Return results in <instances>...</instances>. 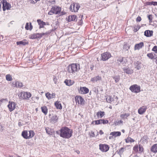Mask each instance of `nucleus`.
Here are the masks:
<instances>
[{
  "label": "nucleus",
  "instance_id": "59",
  "mask_svg": "<svg viewBox=\"0 0 157 157\" xmlns=\"http://www.w3.org/2000/svg\"><path fill=\"white\" fill-rule=\"evenodd\" d=\"M100 121H99V120L95 121L94 123H95V124L98 125V124H100Z\"/></svg>",
  "mask_w": 157,
  "mask_h": 157
},
{
  "label": "nucleus",
  "instance_id": "60",
  "mask_svg": "<svg viewBox=\"0 0 157 157\" xmlns=\"http://www.w3.org/2000/svg\"><path fill=\"white\" fill-rule=\"evenodd\" d=\"M60 13V16H61V15H65V14H66V13L64 11H61V12Z\"/></svg>",
  "mask_w": 157,
  "mask_h": 157
},
{
  "label": "nucleus",
  "instance_id": "23",
  "mask_svg": "<svg viewBox=\"0 0 157 157\" xmlns=\"http://www.w3.org/2000/svg\"><path fill=\"white\" fill-rule=\"evenodd\" d=\"M25 40H24L22 41H17L16 42L17 44V45H25L27 44H29V42L28 41L26 42H25L24 41Z\"/></svg>",
  "mask_w": 157,
  "mask_h": 157
},
{
  "label": "nucleus",
  "instance_id": "16",
  "mask_svg": "<svg viewBox=\"0 0 157 157\" xmlns=\"http://www.w3.org/2000/svg\"><path fill=\"white\" fill-rule=\"evenodd\" d=\"M147 107L146 106H142L138 110V113L140 114H143L146 111Z\"/></svg>",
  "mask_w": 157,
  "mask_h": 157
},
{
  "label": "nucleus",
  "instance_id": "41",
  "mask_svg": "<svg viewBox=\"0 0 157 157\" xmlns=\"http://www.w3.org/2000/svg\"><path fill=\"white\" fill-rule=\"evenodd\" d=\"M147 56H148L150 59H154V57L153 54L152 53H148L147 55Z\"/></svg>",
  "mask_w": 157,
  "mask_h": 157
},
{
  "label": "nucleus",
  "instance_id": "51",
  "mask_svg": "<svg viewBox=\"0 0 157 157\" xmlns=\"http://www.w3.org/2000/svg\"><path fill=\"white\" fill-rule=\"evenodd\" d=\"M58 78L55 75L53 76V80L55 84H56L57 82Z\"/></svg>",
  "mask_w": 157,
  "mask_h": 157
},
{
  "label": "nucleus",
  "instance_id": "46",
  "mask_svg": "<svg viewBox=\"0 0 157 157\" xmlns=\"http://www.w3.org/2000/svg\"><path fill=\"white\" fill-rule=\"evenodd\" d=\"M147 17L149 20V22L150 23L152 22V17L151 14L147 16Z\"/></svg>",
  "mask_w": 157,
  "mask_h": 157
},
{
  "label": "nucleus",
  "instance_id": "53",
  "mask_svg": "<svg viewBox=\"0 0 157 157\" xmlns=\"http://www.w3.org/2000/svg\"><path fill=\"white\" fill-rule=\"evenodd\" d=\"M102 124H108L109 123V121L108 120H105L104 119H102Z\"/></svg>",
  "mask_w": 157,
  "mask_h": 157
},
{
  "label": "nucleus",
  "instance_id": "9",
  "mask_svg": "<svg viewBox=\"0 0 157 157\" xmlns=\"http://www.w3.org/2000/svg\"><path fill=\"white\" fill-rule=\"evenodd\" d=\"M122 69L124 73L127 74L131 75L133 73L132 69H130L129 67H125L122 68Z\"/></svg>",
  "mask_w": 157,
  "mask_h": 157
},
{
  "label": "nucleus",
  "instance_id": "3",
  "mask_svg": "<svg viewBox=\"0 0 157 157\" xmlns=\"http://www.w3.org/2000/svg\"><path fill=\"white\" fill-rule=\"evenodd\" d=\"M48 33L47 32L44 33H34L29 35V38L31 39H40L43 36L47 34Z\"/></svg>",
  "mask_w": 157,
  "mask_h": 157
},
{
  "label": "nucleus",
  "instance_id": "63",
  "mask_svg": "<svg viewBox=\"0 0 157 157\" xmlns=\"http://www.w3.org/2000/svg\"><path fill=\"white\" fill-rule=\"evenodd\" d=\"M56 95V94L55 93H52L51 96V98H54Z\"/></svg>",
  "mask_w": 157,
  "mask_h": 157
},
{
  "label": "nucleus",
  "instance_id": "56",
  "mask_svg": "<svg viewBox=\"0 0 157 157\" xmlns=\"http://www.w3.org/2000/svg\"><path fill=\"white\" fill-rule=\"evenodd\" d=\"M141 20V18L140 16H138L136 19V21L137 22H140Z\"/></svg>",
  "mask_w": 157,
  "mask_h": 157
},
{
  "label": "nucleus",
  "instance_id": "44",
  "mask_svg": "<svg viewBox=\"0 0 157 157\" xmlns=\"http://www.w3.org/2000/svg\"><path fill=\"white\" fill-rule=\"evenodd\" d=\"M6 79L7 81H10L12 80V78L11 75L10 74L7 75H6Z\"/></svg>",
  "mask_w": 157,
  "mask_h": 157
},
{
  "label": "nucleus",
  "instance_id": "2",
  "mask_svg": "<svg viewBox=\"0 0 157 157\" xmlns=\"http://www.w3.org/2000/svg\"><path fill=\"white\" fill-rule=\"evenodd\" d=\"M67 70L69 73L72 74L75 73L78 70V64L72 63L69 65L67 67Z\"/></svg>",
  "mask_w": 157,
  "mask_h": 157
},
{
  "label": "nucleus",
  "instance_id": "52",
  "mask_svg": "<svg viewBox=\"0 0 157 157\" xmlns=\"http://www.w3.org/2000/svg\"><path fill=\"white\" fill-rule=\"evenodd\" d=\"M18 96L21 99H24L23 93L22 92H21L19 94Z\"/></svg>",
  "mask_w": 157,
  "mask_h": 157
},
{
  "label": "nucleus",
  "instance_id": "57",
  "mask_svg": "<svg viewBox=\"0 0 157 157\" xmlns=\"http://www.w3.org/2000/svg\"><path fill=\"white\" fill-rule=\"evenodd\" d=\"M54 14V13H53V12L52 10V9H51V10H50L48 12V14L49 15H52Z\"/></svg>",
  "mask_w": 157,
  "mask_h": 157
},
{
  "label": "nucleus",
  "instance_id": "37",
  "mask_svg": "<svg viewBox=\"0 0 157 157\" xmlns=\"http://www.w3.org/2000/svg\"><path fill=\"white\" fill-rule=\"evenodd\" d=\"M106 100L107 102L110 103L113 101V99L110 96H108L106 98Z\"/></svg>",
  "mask_w": 157,
  "mask_h": 157
},
{
  "label": "nucleus",
  "instance_id": "11",
  "mask_svg": "<svg viewBox=\"0 0 157 157\" xmlns=\"http://www.w3.org/2000/svg\"><path fill=\"white\" fill-rule=\"evenodd\" d=\"M79 92L82 94H86L89 92V90L86 87H81L79 90Z\"/></svg>",
  "mask_w": 157,
  "mask_h": 157
},
{
  "label": "nucleus",
  "instance_id": "6",
  "mask_svg": "<svg viewBox=\"0 0 157 157\" xmlns=\"http://www.w3.org/2000/svg\"><path fill=\"white\" fill-rule=\"evenodd\" d=\"M75 101L77 104L83 105L85 102L84 99L81 96L77 95L75 98Z\"/></svg>",
  "mask_w": 157,
  "mask_h": 157
},
{
  "label": "nucleus",
  "instance_id": "48",
  "mask_svg": "<svg viewBox=\"0 0 157 157\" xmlns=\"http://www.w3.org/2000/svg\"><path fill=\"white\" fill-rule=\"evenodd\" d=\"M123 123V121L120 120V121H116L115 122V124L116 125H118L120 124H122Z\"/></svg>",
  "mask_w": 157,
  "mask_h": 157
},
{
  "label": "nucleus",
  "instance_id": "10",
  "mask_svg": "<svg viewBox=\"0 0 157 157\" xmlns=\"http://www.w3.org/2000/svg\"><path fill=\"white\" fill-rule=\"evenodd\" d=\"M66 20L68 22H70L72 21H76L77 20V17L76 15H71L68 17V18H66Z\"/></svg>",
  "mask_w": 157,
  "mask_h": 157
},
{
  "label": "nucleus",
  "instance_id": "24",
  "mask_svg": "<svg viewBox=\"0 0 157 157\" xmlns=\"http://www.w3.org/2000/svg\"><path fill=\"white\" fill-rule=\"evenodd\" d=\"M151 151L154 153L157 152V144H154L151 148Z\"/></svg>",
  "mask_w": 157,
  "mask_h": 157
},
{
  "label": "nucleus",
  "instance_id": "35",
  "mask_svg": "<svg viewBox=\"0 0 157 157\" xmlns=\"http://www.w3.org/2000/svg\"><path fill=\"white\" fill-rule=\"evenodd\" d=\"M6 0H2L1 2V3L2 4V9L3 11H5L6 10L5 4L6 3Z\"/></svg>",
  "mask_w": 157,
  "mask_h": 157
},
{
  "label": "nucleus",
  "instance_id": "5",
  "mask_svg": "<svg viewBox=\"0 0 157 157\" xmlns=\"http://www.w3.org/2000/svg\"><path fill=\"white\" fill-rule=\"evenodd\" d=\"M112 56L110 52H105L101 54V60L105 61L108 60Z\"/></svg>",
  "mask_w": 157,
  "mask_h": 157
},
{
  "label": "nucleus",
  "instance_id": "1",
  "mask_svg": "<svg viewBox=\"0 0 157 157\" xmlns=\"http://www.w3.org/2000/svg\"><path fill=\"white\" fill-rule=\"evenodd\" d=\"M56 133L59 135L61 137L65 139H69L72 136L73 131L66 127H62L60 130L56 132Z\"/></svg>",
  "mask_w": 157,
  "mask_h": 157
},
{
  "label": "nucleus",
  "instance_id": "55",
  "mask_svg": "<svg viewBox=\"0 0 157 157\" xmlns=\"http://www.w3.org/2000/svg\"><path fill=\"white\" fill-rule=\"evenodd\" d=\"M148 139V137L147 136H144L142 138V139L144 141H147Z\"/></svg>",
  "mask_w": 157,
  "mask_h": 157
},
{
  "label": "nucleus",
  "instance_id": "42",
  "mask_svg": "<svg viewBox=\"0 0 157 157\" xmlns=\"http://www.w3.org/2000/svg\"><path fill=\"white\" fill-rule=\"evenodd\" d=\"M5 5L6 6V9L7 10H10L11 7L10 4L9 2H7V1H6Z\"/></svg>",
  "mask_w": 157,
  "mask_h": 157
},
{
  "label": "nucleus",
  "instance_id": "14",
  "mask_svg": "<svg viewBox=\"0 0 157 157\" xmlns=\"http://www.w3.org/2000/svg\"><path fill=\"white\" fill-rule=\"evenodd\" d=\"M144 46V44L143 42H141L139 43L136 44L134 47L135 50H139L142 48Z\"/></svg>",
  "mask_w": 157,
  "mask_h": 157
},
{
  "label": "nucleus",
  "instance_id": "21",
  "mask_svg": "<svg viewBox=\"0 0 157 157\" xmlns=\"http://www.w3.org/2000/svg\"><path fill=\"white\" fill-rule=\"evenodd\" d=\"M110 135H112L114 137L120 136L121 135V132H111Z\"/></svg>",
  "mask_w": 157,
  "mask_h": 157
},
{
  "label": "nucleus",
  "instance_id": "58",
  "mask_svg": "<svg viewBox=\"0 0 157 157\" xmlns=\"http://www.w3.org/2000/svg\"><path fill=\"white\" fill-rule=\"evenodd\" d=\"M151 5H153L154 6H157V2H151Z\"/></svg>",
  "mask_w": 157,
  "mask_h": 157
},
{
  "label": "nucleus",
  "instance_id": "34",
  "mask_svg": "<svg viewBox=\"0 0 157 157\" xmlns=\"http://www.w3.org/2000/svg\"><path fill=\"white\" fill-rule=\"evenodd\" d=\"M96 115L97 117H99V115L101 118L102 117L105 115V112L103 111H99L97 113Z\"/></svg>",
  "mask_w": 157,
  "mask_h": 157
},
{
  "label": "nucleus",
  "instance_id": "36",
  "mask_svg": "<svg viewBox=\"0 0 157 157\" xmlns=\"http://www.w3.org/2000/svg\"><path fill=\"white\" fill-rule=\"evenodd\" d=\"M125 149V148L124 147H121V148L119 150H117V152L118 154H119L120 156H121V155L124 152V151Z\"/></svg>",
  "mask_w": 157,
  "mask_h": 157
},
{
  "label": "nucleus",
  "instance_id": "30",
  "mask_svg": "<svg viewBox=\"0 0 157 157\" xmlns=\"http://www.w3.org/2000/svg\"><path fill=\"white\" fill-rule=\"evenodd\" d=\"M112 78L115 80L116 83L118 82L120 79V76L119 75L112 76Z\"/></svg>",
  "mask_w": 157,
  "mask_h": 157
},
{
  "label": "nucleus",
  "instance_id": "62",
  "mask_svg": "<svg viewBox=\"0 0 157 157\" xmlns=\"http://www.w3.org/2000/svg\"><path fill=\"white\" fill-rule=\"evenodd\" d=\"M83 17V14H80V16H79V18H80V19H79V20L80 21H82V18Z\"/></svg>",
  "mask_w": 157,
  "mask_h": 157
},
{
  "label": "nucleus",
  "instance_id": "33",
  "mask_svg": "<svg viewBox=\"0 0 157 157\" xmlns=\"http://www.w3.org/2000/svg\"><path fill=\"white\" fill-rule=\"evenodd\" d=\"M58 119V117L56 115H55L53 116L52 118V121L54 123H55L57 122Z\"/></svg>",
  "mask_w": 157,
  "mask_h": 157
},
{
  "label": "nucleus",
  "instance_id": "13",
  "mask_svg": "<svg viewBox=\"0 0 157 157\" xmlns=\"http://www.w3.org/2000/svg\"><path fill=\"white\" fill-rule=\"evenodd\" d=\"M73 6L74 12H77L80 7L79 4L78 3H73Z\"/></svg>",
  "mask_w": 157,
  "mask_h": 157
},
{
  "label": "nucleus",
  "instance_id": "27",
  "mask_svg": "<svg viewBox=\"0 0 157 157\" xmlns=\"http://www.w3.org/2000/svg\"><path fill=\"white\" fill-rule=\"evenodd\" d=\"M130 115V114L129 113H124L122 114H121L120 117L121 119L124 120L125 118H127V117Z\"/></svg>",
  "mask_w": 157,
  "mask_h": 157
},
{
  "label": "nucleus",
  "instance_id": "50",
  "mask_svg": "<svg viewBox=\"0 0 157 157\" xmlns=\"http://www.w3.org/2000/svg\"><path fill=\"white\" fill-rule=\"evenodd\" d=\"M152 51H154L155 53H157V46H155L153 47Z\"/></svg>",
  "mask_w": 157,
  "mask_h": 157
},
{
  "label": "nucleus",
  "instance_id": "38",
  "mask_svg": "<svg viewBox=\"0 0 157 157\" xmlns=\"http://www.w3.org/2000/svg\"><path fill=\"white\" fill-rule=\"evenodd\" d=\"M15 84L16 87H22L23 86L22 83L19 81L16 82Z\"/></svg>",
  "mask_w": 157,
  "mask_h": 157
},
{
  "label": "nucleus",
  "instance_id": "8",
  "mask_svg": "<svg viewBox=\"0 0 157 157\" xmlns=\"http://www.w3.org/2000/svg\"><path fill=\"white\" fill-rule=\"evenodd\" d=\"M99 149L103 152L107 151L109 149L108 145L105 144H100L99 145Z\"/></svg>",
  "mask_w": 157,
  "mask_h": 157
},
{
  "label": "nucleus",
  "instance_id": "26",
  "mask_svg": "<svg viewBox=\"0 0 157 157\" xmlns=\"http://www.w3.org/2000/svg\"><path fill=\"white\" fill-rule=\"evenodd\" d=\"M55 105L57 109H62V105L59 102L57 101L55 103Z\"/></svg>",
  "mask_w": 157,
  "mask_h": 157
},
{
  "label": "nucleus",
  "instance_id": "4",
  "mask_svg": "<svg viewBox=\"0 0 157 157\" xmlns=\"http://www.w3.org/2000/svg\"><path fill=\"white\" fill-rule=\"evenodd\" d=\"M129 89L132 92L138 93L140 91V87L137 84H134L130 87Z\"/></svg>",
  "mask_w": 157,
  "mask_h": 157
},
{
  "label": "nucleus",
  "instance_id": "45",
  "mask_svg": "<svg viewBox=\"0 0 157 157\" xmlns=\"http://www.w3.org/2000/svg\"><path fill=\"white\" fill-rule=\"evenodd\" d=\"M138 146L137 144L135 145L134 147L133 148V150L135 151V152H138Z\"/></svg>",
  "mask_w": 157,
  "mask_h": 157
},
{
  "label": "nucleus",
  "instance_id": "32",
  "mask_svg": "<svg viewBox=\"0 0 157 157\" xmlns=\"http://www.w3.org/2000/svg\"><path fill=\"white\" fill-rule=\"evenodd\" d=\"M100 88L99 86H97L96 87H95L93 89V91L97 94H98L99 93V89Z\"/></svg>",
  "mask_w": 157,
  "mask_h": 157
},
{
  "label": "nucleus",
  "instance_id": "64",
  "mask_svg": "<svg viewBox=\"0 0 157 157\" xmlns=\"http://www.w3.org/2000/svg\"><path fill=\"white\" fill-rule=\"evenodd\" d=\"M7 99L6 98V99H2L0 100V104L1 103H2L3 102V101H4L5 100H7Z\"/></svg>",
  "mask_w": 157,
  "mask_h": 157
},
{
  "label": "nucleus",
  "instance_id": "40",
  "mask_svg": "<svg viewBox=\"0 0 157 157\" xmlns=\"http://www.w3.org/2000/svg\"><path fill=\"white\" fill-rule=\"evenodd\" d=\"M125 141L126 143H128L129 142H133L135 141V140L130 137H128L126 140Z\"/></svg>",
  "mask_w": 157,
  "mask_h": 157
},
{
  "label": "nucleus",
  "instance_id": "17",
  "mask_svg": "<svg viewBox=\"0 0 157 157\" xmlns=\"http://www.w3.org/2000/svg\"><path fill=\"white\" fill-rule=\"evenodd\" d=\"M37 21L39 25V28L40 29L44 28V26L46 25V23L43 21H41L40 19H38Z\"/></svg>",
  "mask_w": 157,
  "mask_h": 157
},
{
  "label": "nucleus",
  "instance_id": "61",
  "mask_svg": "<svg viewBox=\"0 0 157 157\" xmlns=\"http://www.w3.org/2000/svg\"><path fill=\"white\" fill-rule=\"evenodd\" d=\"M48 2L52 4H54L55 2V0H49Z\"/></svg>",
  "mask_w": 157,
  "mask_h": 157
},
{
  "label": "nucleus",
  "instance_id": "47",
  "mask_svg": "<svg viewBox=\"0 0 157 157\" xmlns=\"http://www.w3.org/2000/svg\"><path fill=\"white\" fill-rule=\"evenodd\" d=\"M139 153H141L143 151L144 148L141 145L139 144Z\"/></svg>",
  "mask_w": 157,
  "mask_h": 157
},
{
  "label": "nucleus",
  "instance_id": "49",
  "mask_svg": "<svg viewBox=\"0 0 157 157\" xmlns=\"http://www.w3.org/2000/svg\"><path fill=\"white\" fill-rule=\"evenodd\" d=\"M51 94H50L49 93H46L45 95L46 97V98L48 99H50L51 98Z\"/></svg>",
  "mask_w": 157,
  "mask_h": 157
},
{
  "label": "nucleus",
  "instance_id": "7",
  "mask_svg": "<svg viewBox=\"0 0 157 157\" xmlns=\"http://www.w3.org/2000/svg\"><path fill=\"white\" fill-rule=\"evenodd\" d=\"M51 9L53 12V13L55 14H57L60 13L62 9L61 7L57 6H53Z\"/></svg>",
  "mask_w": 157,
  "mask_h": 157
},
{
  "label": "nucleus",
  "instance_id": "39",
  "mask_svg": "<svg viewBox=\"0 0 157 157\" xmlns=\"http://www.w3.org/2000/svg\"><path fill=\"white\" fill-rule=\"evenodd\" d=\"M46 132L49 135H52V132H50V129L48 127H46L45 128Z\"/></svg>",
  "mask_w": 157,
  "mask_h": 157
},
{
  "label": "nucleus",
  "instance_id": "19",
  "mask_svg": "<svg viewBox=\"0 0 157 157\" xmlns=\"http://www.w3.org/2000/svg\"><path fill=\"white\" fill-rule=\"evenodd\" d=\"M31 94L29 92H24L23 93V96L24 99H28L31 97Z\"/></svg>",
  "mask_w": 157,
  "mask_h": 157
},
{
  "label": "nucleus",
  "instance_id": "22",
  "mask_svg": "<svg viewBox=\"0 0 157 157\" xmlns=\"http://www.w3.org/2000/svg\"><path fill=\"white\" fill-rule=\"evenodd\" d=\"M28 132L26 130L23 131L21 135L22 137L25 139H29V137H28Z\"/></svg>",
  "mask_w": 157,
  "mask_h": 157
},
{
  "label": "nucleus",
  "instance_id": "29",
  "mask_svg": "<svg viewBox=\"0 0 157 157\" xmlns=\"http://www.w3.org/2000/svg\"><path fill=\"white\" fill-rule=\"evenodd\" d=\"M42 112L44 113L45 115H46L48 113V109L46 106H44L41 107Z\"/></svg>",
  "mask_w": 157,
  "mask_h": 157
},
{
  "label": "nucleus",
  "instance_id": "20",
  "mask_svg": "<svg viewBox=\"0 0 157 157\" xmlns=\"http://www.w3.org/2000/svg\"><path fill=\"white\" fill-rule=\"evenodd\" d=\"M101 79L102 78L101 77L98 75L92 78L90 81H91L92 82H95L97 81H98L101 80Z\"/></svg>",
  "mask_w": 157,
  "mask_h": 157
},
{
  "label": "nucleus",
  "instance_id": "15",
  "mask_svg": "<svg viewBox=\"0 0 157 157\" xmlns=\"http://www.w3.org/2000/svg\"><path fill=\"white\" fill-rule=\"evenodd\" d=\"M153 33L152 30H147L144 32V35L147 37H149L152 36Z\"/></svg>",
  "mask_w": 157,
  "mask_h": 157
},
{
  "label": "nucleus",
  "instance_id": "28",
  "mask_svg": "<svg viewBox=\"0 0 157 157\" xmlns=\"http://www.w3.org/2000/svg\"><path fill=\"white\" fill-rule=\"evenodd\" d=\"M28 135V137H29V139H30L33 137L35 133L32 130H30L29 131Z\"/></svg>",
  "mask_w": 157,
  "mask_h": 157
},
{
  "label": "nucleus",
  "instance_id": "18",
  "mask_svg": "<svg viewBox=\"0 0 157 157\" xmlns=\"http://www.w3.org/2000/svg\"><path fill=\"white\" fill-rule=\"evenodd\" d=\"M25 29L26 30H29L30 31L33 28V26L32 25L31 22L26 23L25 27Z\"/></svg>",
  "mask_w": 157,
  "mask_h": 157
},
{
  "label": "nucleus",
  "instance_id": "12",
  "mask_svg": "<svg viewBox=\"0 0 157 157\" xmlns=\"http://www.w3.org/2000/svg\"><path fill=\"white\" fill-rule=\"evenodd\" d=\"M141 62L139 61H134V65L135 68L138 70L140 69L141 68Z\"/></svg>",
  "mask_w": 157,
  "mask_h": 157
},
{
  "label": "nucleus",
  "instance_id": "25",
  "mask_svg": "<svg viewBox=\"0 0 157 157\" xmlns=\"http://www.w3.org/2000/svg\"><path fill=\"white\" fill-rule=\"evenodd\" d=\"M64 82L67 86H71L72 85L74 82V81H71V80L66 79L65 80Z\"/></svg>",
  "mask_w": 157,
  "mask_h": 157
},
{
  "label": "nucleus",
  "instance_id": "54",
  "mask_svg": "<svg viewBox=\"0 0 157 157\" xmlns=\"http://www.w3.org/2000/svg\"><path fill=\"white\" fill-rule=\"evenodd\" d=\"M141 26H139L136 27V28H135V29L133 30V31L134 33H136L137 32L140 28Z\"/></svg>",
  "mask_w": 157,
  "mask_h": 157
},
{
  "label": "nucleus",
  "instance_id": "31",
  "mask_svg": "<svg viewBox=\"0 0 157 157\" xmlns=\"http://www.w3.org/2000/svg\"><path fill=\"white\" fill-rule=\"evenodd\" d=\"M13 102H10L9 101V104L8 105L9 110L10 112H11L13 110Z\"/></svg>",
  "mask_w": 157,
  "mask_h": 157
},
{
  "label": "nucleus",
  "instance_id": "43",
  "mask_svg": "<svg viewBox=\"0 0 157 157\" xmlns=\"http://www.w3.org/2000/svg\"><path fill=\"white\" fill-rule=\"evenodd\" d=\"M124 57H119L117 59V61L120 63H122L123 61L124 63H126L124 61Z\"/></svg>",
  "mask_w": 157,
  "mask_h": 157
}]
</instances>
